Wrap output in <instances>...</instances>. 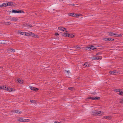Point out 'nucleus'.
Segmentation results:
<instances>
[{
  "instance_id": "nucleus-1",
  "label": "nucleus",
  "mask_w": 123,
  "mask_h": 123,
  "mask_svg": "<svg viewBox=\"0 0 123 123\" xmlns=\"http://www.w3.org/2000/svg\"><path fill=\"white\" fill-rule=\"evenodd\" d=\"M18 121L20 122H29L30 120L29 119L20 118L18 119Z\"/></svg>"
},
{
  "instance_id": "nucleus-2",
  "label": "nucleus",
  "mask_w": 123,
  "mask_h": 123,
  "mask_svg": "<svg viewBox=\"0 0 123 123\" xmlns=\"http://www.w3.org/2000/svg\"><path fill=\"white\" fill-rule=\"evenodd\" d=\"M102 57L101 56H93L91 57V59L92 60H98L101 59Z\"/></svg>"
},
{
  "instance_id": "nucleus-3",
  "label": "nucleus",
  "mask_w": 123,
  "mask_h": 123,
  "mask_svg": "<svg viewBox=\"0 0 123 123\" xmlns=\"http://www.w3.org/2000/svg\"><path fill=\"white\" fill-rule=\"evenodd\" d=\"M58 29L59 30L63 31L64 32H67V31L66 30V28H64L63 27H58Z\"/></svg>"
},
{
  "instance_id": "nucleus-4",
  "label": "nucleus",
  "mask_w": 123,
  "mask_h": 123,
  "mask_svg": "<svg viewBox=\"0 0 123 123\" xmlns=\"http://www.w3.org/2000/svg\"><path fill=\"white\" fill-rule=\"evenodd\" d=\"M12 13H24V11L22 10H18L17 11L16 10H13L12 11Z\"/></svg>"
},
{
  "instance_id": "nucleus-5",
  "label": "nucleus",
  "mask_w": 123,
  "mask_h": 123,
  "mask_svg": "<svg viewBox=\"0 0 123 123\" xmlns=\"http://www.w3.org/2000/svg\"><path fill=\"white\" fill-rule=\"evenodd\" d=\"M9 20L11 21H17L18 20L17 18H15L12 17H10L8 18Z\"/></svg>"
},
{
  "instance_id": "nucleus-6",
  "label": "nucleus",
  "mask_w": 123,
  "mask_h": 123,
  "mask_svg": "<svg viewBox=\"0 0 123 123\" xmlns=\"http://www.w3.org/2000/svg\"><path fill=\"white\" fill-rule=\"evenodd\" d=\"M104 40L105 41H113L114 40L113 39L110 38H104Z\"/></svg>"
},
{
  "instance_id": "nucleus-7",
  "label": "nucleus",
  "mask_w": 123,
  "mask_h": 123,
  "mask_svg": "<svg viewBox=\"0 0 123 123\" xmlns=\"http://www.w3.org/2000/svg\"><path fill=\"white\" fill-rule=\"evenodd\" d=\"M85 48L89 49V50L92 49L93 50L94 49H96V48L94 46L91 45L90 47H86Z\"/></svg>"
},
{
  "instance_id": "nucleus-8",
  "label": "nucleus",
  "mask_w": 123,
  "mask_h": 123,
  "mask_svg": "<svg viewBox=\"0 0 123 123\" xmlns=\"http://www.w3.org/2000/svg\"><path fill=\"white\" fill-rule=\"evenodd\" d=\"M109 73L112 75H115L116 74L118 73V72L117 71H110Z\"/></svg>"
},
{
  "instance_id": "nucleus-9",
  "label": "nucleus",
  "mask_w": 123,
  "mask_h": 123,
  "mask_svg": "<svg viewBox=\"0 0 123 123\" xmlns=\"http://www.w3.org/2000/svg\"><path fill=\"white\" fill-rule=\"evenodd\" d=\"M29 87L31 90H34L35 91H36L38 90V89L37 88L31 86H30Z\"/></svg>"
},
{
  "instance_id": "nucleus-10",
  "label": "nucleus",
  "mask_w": 123,
  "mask_h": 123,
  "mask_svg": "<svg viewBox=\"0 0 123 123\" xmlns=\"http://www.w3.org/2000/svg\"><path fill=\"white\" fill-rule=\"evenodd\" d=\"M82 66H84L86 67H89V64L88 62H86L82 65Z\"/></svg>"
},
{
  "instance_id": "nucleus-11",
  "label": "nucleus",
  "mask_w": 123,
  "mask_h": 123,
  "mask_svg": "<svg viewBox=\"0 0 123 123\" xmlns=\"http://www.w3.org/2000/svg\"><path fill=\"white\" fill-rule=\"evenodd\" d=\"M97 111L94 110L92 112V114L94 115H98Z\"/></svg>"
},
{
  "instance_id": "nucleus-12",
  "label": "nucleus",
  "mask_w": 123,
  "mask_h": 123,
  "mask_svg": "<svg viewBox=\"0 0 123 123\" xmlns=\"http://www.w3.org/2000/svg\"><path fill=\"white\" fill-rule=\"evenodd\" d=\"M108 34L112 36L115 37L116 36V33H114L112 32H109Z\"/></svg>"
},
{
  "instance_id": "nucleus-13",
  "label": "nucleus",
  "mask_w": 123,
  "mask_h": 123,
  "mask_svg": "<svg viewBox=\"0 0 123 123\" xmlns=\"http://www.w3.org/2000/svg\"><path fill=\"white\" fill-rule=\"evenodd\" d=\"M7 2L3 3L2 5H0V6L1 7H6L7 6Z\"/></svg>"
},
{
  "instance_id": "nucleus-14",
  "label": "nucleus",
  "mask_w": 123,
  "mask_h": 123,
  "mask_svg": "<svg viewBox=\"0 0 123 123\" xmlns=\"http://www.w3.org/2000/svg\"><path fill=\"white\" fill-rule=\"evenodd\" d=\"M18 33L20 34H21L24 35H25V33H26L25 32H21L20 31H18Z\"/></svg>"
},
{
  "instance_id": "nucleus-15",
  "label": "nucleus",
  "mask_w": 123,
  "mask_h": 123,
  "mask_svg": "<svg viewBox=\"0 0 123 123\" xmlns=\"http://www.w3.org/2000/svg\"><path fill=\"white\" fill-rule=\"evenodd\" d=\"M103 117L106 119H110L111 118V117L109 116H104Z\"/></svg>"
},
{
  "instance_id": "nucleus-16",
  "label": "nucleus",
  "mask_w": 123,
  "mask_h": 123,
  "mask_svg": "<svg viewBox=\"0 0 123 123\" xmlns=\"http://www.w3.org/2000/svg\"><path fill=\"white\" fill-rule=\"evenodd\" d=\"M97 114H98V115H100L103 114V113L102 112L97 111Z\"/></svg>"
},
{
  "instance_id": "nucleus-17",
  "label": "nucleus",
  "mask_w": 123,
  "mask_h": 123,
  "mask_svg": "<svg viewBox=\"0 0 123 123\" xmlns=\"http://www.w3.org/2000/svg\"><path fill=\"white\" fill-rule=\"evenodd\" d=\"M26 26L27 27H32V25L30 24H27L26 25Z\"/></svg>"
},
{
  "instance_id": "nucleus-18",
  "label": "nucleus",
  "mask_w": 123,
  "mask_h": 123,
  "mask_svg": "<svg viewBox=\"0 0 123 123\" xmlns=\"http://www.w3.org/2000/svg\"><path fill=\"white\" fill-rule=\"evenodd\" d=\"M7 90L9 92H11V91H13V88H7Z\"/></svg>"
},
{
  "instance_id": "nucleus-19",
  "label": "nucleus",
  "mask_w": 123,
  "mask_h": 123,
  "mask_svg": "<svg viewBox=\"0 0 123 123\" xmlns=\"http://www.w3.org/2000/svg\"><path fill=\"white\" fill-rule=\"evenodd\" d=\"M7 3V6H12L13 5L12 2H9Z\"/></svg>"
},
{
  "instance_id": "nucleus-20",
  "label": "nucleus",
  "mask_w": 123,
  "mask_h": 123,
  "mask_svg": "<svg viewBox=\"0 0 123 123\" xmlns=\"http://www.w3.org/2000/svg\"><path fill=\"white\" fill-rule=\"evenodd\" d=\"M14 112L18 113H21L22 112L21 111L19 110H14Z\"/></svg>"
},
{
  "instance_id": "nucleus-21",
  "label": "nucleus",
  "mask_w": 123,
  "mask_h": 123,
  "mask_svg": "<svg viewBox=\"0 0 123 123\" xmlns=\"http://www.w3.org/2000/svg\"><path fill=\"white\" fill-rule=\"evenodd\" d=\"M75 14L74 13H71L69 14L68 15L69 16H72V17H75Z\"/></svg>"
},
{
  "instance_id": "nucleus-22",
  "label": "nucleus",
  "mask_w": 123,
  "mask_h": 123,
  "mask_svg": "<svg viewBox=\"0 0 123 123\" xmlns=\"http://www.w3.org/2000/svg\"><path fill=\"white\" fill-rule=\"evenodd\" d=\"M18 81L20 83L22 84L23 83V81L22 80L18 79Z\"/></svg>"
},
{
  "instance_id": "nucleus-23",
  "label": "nucleus",
  "mask_w": 123,
  "mask_h": 123,
  "mask_svg": "<svg viewBox=\"0 0 123 123\" xmlns=\"http://www.w3.org/2000/svg\"><path fill=\"white\" fill-rule=\"evenodd\" d=\"M74 48L76 49H81L80 47L78 45L74 46Z\"/></svg>"
},
{
  "instance_id": "nucleus-24",
  "label": "nucleus",
  "mask_w": 123,
  "mask_h": 123,
  "mask_svg": "<svg viewBox=\"0 0 123 123\" xmlns=\"http://www.w3.org/2000/svg\"><path fill=\"white\" fill-rule=\"evenodd\" d=\"M100 98L98 97H95L93 98V100H98Z\"/></svg>"
},
{
  "instance_id": "nucleus-25",
  "label": "nucleus",
  "mask_w": 123,
  "mask_h": 123,
  "mask_svg": "<svg viewBox=\"0 0 123 123\" xmlns=\"http://www.w3.org/2000/svg\"><path fill=\"white\" fill-rule=\"evenodd\" d=\"M122 35L120 34H116L115 37H121Z\"/></svg>"
},
{
  "instance_id": "nucleus-26",
  "label": "nucleus",
  "mask_w": 123,
  "mask_h": 123,
  "mask_svg": "<svg viewBox=\"0 0 123 123\" xmlns=\"http://www.w3.org/2000/svg\"><path fill=\"white\" fill-rule=\"evenodd\" d=\"M68 37H73L74 36L72 34H68Z\"/></svg>"
},
{
  "instance_id": "nucleus-27",
  "label": "nucleus",
  "mask_w": 123,
  "mask_h": 123,
  "mask_svg": "<svg viewBox=\"0 0 123 123\" xmlns=\"http://www.w3.org/2000/svg\"><path fill=\"white\" fill-rule=\"evenodd\" d=\"M4 24L6 25H9L11 24V23L10 22H5Z\"/></svg>"
},
{
  "instance_id": "nucleus-28",
  "label": "nucleus",
  "mask_w": 123,
  "mask_h": 123,
  "mask_svg": "<svg viewBox=\"0 0 123 123\" xmlns=\"http://www.w3.org/2000/svg\"><path fill=\"white\" fill-rule=\"evenodd\" d=\"M31 34L32 35L33 37H37V36L35 34H34L33 33L31 32Z\"/></svg>"
},
{
  "instance_id": "nucleus-29",
  "label": "nucleus",
  "mask_w": 123,
  "mask_h": 123,
  "mask_svg": "<svg viewBox=\"0 0 123 123\" xmlns=\"http://www.w3.org/2000/svg\"><path fill=\"white\" fill-rule=\"evenodd\" d=\"M121 90V89H116L115 91L116 92H119Z\"/></svg>"
},
{
  "instance_id": "nucleus-30",
  "label": "nucleus",
  "mask_w": 123,
  "mask_h": 123,
  "mask_svg": "<svg viewBox=\"0 0 123 123\" xmlns=\"http://www.w3.org/2000/svg\"><path fill=\"white\" fill-rule=\"evenodd\" d=\"M30 102L32 103H36V101L35 100H30Z\"/></svg>"
},
{
  "instance_id": "nucleus-31",
  "label": "nucleus",
  "mask_w": 123,
  "mask_h": 123,
  "mask_svg": "<svg viewBox=\"0 0 123 123\" xmlns=\"http://www.w3.org/2000/svg\"><path fill=\"white\" fill-rule=\"evenodd\" d=\"M68 89H69V90H74V88L73 87H70L68 88Z\"/></svg>"
},
{
  "instance_id": "nucleus-32",
  "label": "nucleus",
  "mask_w": 123,
  "mask_h": 123,
  "mask_svg": "<svg viewBox=\"0 0 123 123\" xmlns=\"http://www.w3.org/2000/svg\"><path fill=\"white\" fill-rule=\"evenodd\" d=\"M75 17H78L80 15V14H75Z\"/></svg>"
},
{
  "instance_id": "nucleus-33",
  "label": "nucleus",
  "mask_w": 123,
  "mask_h": 123,
  "mask_svg": "<svg viewBox=\"0 0 123 123\" xmlns=\"http://www.w3.org/2000/svg\"><path fill=\"white\" fill-rule=\"evenodd\" d=\"M68 34L67 33H65L63 34V36L65 37H68Z\"/></svg>"
},
{
  "instance_id": "nucleus-34",
  "label": "nucleus",
  "mask_w": 123,
  "mask_h": 123,
  "mask_svg": "<svg viewBox=\"0 0 123 123\" xmlns=\"http://www.w3.org/2000/svg\"><path fill=\"white\" fill-rule=\"evenodd\" d=\"M93 97H89L87 98L88 99H91L93 100Z\"/></svg>"
},
{
  "instance_id": "nucleus-35",
  "label": "nucleus",
  "mask_w": 123,
  "mask_h": 123,
  "mask_svg": "<svg viewBox=\"0 0 123 123\" xmlns=\"http://www.w3.org/2000/svg\"><path fill=\"white\" fill-rule=\"evenodd\" d=\"M25 35H26V36H28L30 35V34L29 33H28L26 32V33H25Z\"/></svg>"
},
{
  "instance_id": "nucleus-36",
  "label": "nucleus",
  "mask_w": 123,
  "mask_h": 123,
  "mask_svg": "<svg viewBox=\"0 0 123 123\" xmlns=\"http://www.w3.org/2000/svg\"><path fill=\"white\" fill-rule=\"evenodd\" d=\"M123 94V92L122 91H120L119 92V94L120 95H122Z\"/></svg>"
},
{
  "instance_id": "nucleus-37",
  "label": "nucleus",
  "mask_w": 123,
  "mask_h": 123,
  "mask_svg": "<svg viewBox=\"0 0 123 123\" xmlns=\"http://www.w3.org/2000/svg\"><path fill=\"white\" fill-rule=\"evenodd\" d=\"M3 86L4 87V89H3L5 90H6V89L7 90V87H6V86Z\"/></svg>"
},
{
  "instance_id": "nucleus-38",
  "label": "nucleus",
  "mask_w": 123,
  "mask_h": 123,
  "mask_svg": "<svg viewBox=\"0 0 123 123\" xmlns=\"http://www.w3.org/2000/svg\"><path fill=\"white\" fill-rule=\"evenodd\" d=\"M55 35L56 36H58L59 35V34L58 33H55Z\"/></svg>"
},
{
  "instance_id": "nucleus-39",
  "label": "nucleus",
  "mask_w": 123,
  "mask_h": 123,
  "mask_svg": "<svg viewBox=\"0 0 123 123\" xmlns=\"http://www.w3.org/2000/svg\"><path fill=\"white\" fill-rule=\"evenodd\" d=\"M4 87L3 86H0V88L1 89H3L4 88Z\"/></svg>"
},
{
  "instance_id": "nucleus-40",
  "label": "nucleus",
  "mask_w": 123,
  "mask_h": 123,
  "mask_svg": "<svg viewBox=\"0 0 123 123\" xmlns=\"http://www.w3.org/2000/svg\"><path fill=\"white\" fill-rule=\"evenodd\" d=\"M11 52H15V50L14 49H12L11 50Z\"/></svg>"
},
{
  "instance_id": "nucleus-41",
  "label": "nucleus",
  "mask_w": 123,
  "mask_h": 123,
  "mask_svg": "<svg viewBox=\"0 0 123 123\" xmlns=\"http://www.w3.org/2000/svg\"><path fill=\"white\" fill-rule=\"evenodd\" d=\"M100 55V54L99 53H96V55Z\"/></svg>"
},
{
  "instance_id": "nucleus-42",
  "label": "nucleus",
  "mask_w": 123,
  "mask_h": 123,
  "mask_svg": "<svg viewBox=\"0 0 123 123\" xmlns=\"http://www.w3.org/2000/svg\"><path fill=\"white\" fill-rule=\"evenodd\" d=\"M55 123H61V122H58V121H55Z\"/></svg>"
},
{
  "instance_id": "nucleus-43",
  "label": "nucleus",
  "mask_w": 123,
  "mask_h": 123,
  "mask_svg": "<svg viewBox=\"0 0 123 123\" xmlns=\"http://www.w3.org/2000/svg\"><path fill=\"white\" fill-rule=\"evenodd\" d=\"M86 49L87 50H90L89 49H87V48H86Z\"/></svg>"
},
{
  "instance_id": "nucleus-44",
  "label": "nucleus",
  "mask_w": 123,
  "mask_h": 123,
  "mask_svg": "<svg viewBox=\"0 0 123 123\" xmlns=\"http://www.w3.org/2000/svg\"><path fill=\"white\" fill-rule=\"evenodd\" d=\"M121 100L122 101H123V98L121 99Z\"/></svg>"
},
{
  "instance_id": "nucleus-45",
  "label": "nucleus",
  "mask_w": 123,
  "mask_h": 123,
  "mask_svg": "<svg viewBox=\"0 0 123 123\" xmlns=\"http://www.w3.org/2000/svg\"><path fill=\"white\" fill-rule=\"evenodd\" d=\"M73 5V6H74V4H72V5Z\"/></svg>"
},
{
  "instance_id": "nucleus-46",
  "label": "nucleus",
  "mask_w": 123,
  "mask_h": 123,
  "mask_svg": "<svg viewBox=\"0 0 123 123\" xmlns=\"http://www.w3.org/2000/svg\"><path fill=\"white\" fill-rule=\"evenodd\" d=\"M120 103H123L121 101H120L119 102Z\"/></svg>"
},
{
  "instance_id": "nucleus-47",
  "label": "nucleus",
  "mask_w": 123,
  "mask_h": 123,
  "mask_svg": "<svg viewBox=\"0 0 123 123\" xmlns=\"http://www.w3.org/2000/svg\"><path fill=\"white\" fill-rule=\"evenodd\" d=\"M69 71H67V72L68 73V72Z\"/></svg>"
}]
</instances>
